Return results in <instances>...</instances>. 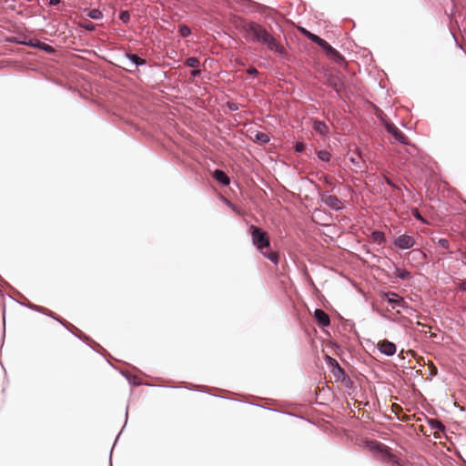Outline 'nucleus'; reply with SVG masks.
<instances>
[{"mask_svg": "<svg viewBox=\"0 0 466 466\" xmlns=\"http://www.w3.org/2000/svg\"><path fill=\"white\" fill-rule=\"evenodd\" d=\"M249 233L252 244L268 260L277 265L279 263V255L269 250L270 240L268 233L262 228L251 225L249 227Z\"/></svg>", "mask_w": 466, "mask_h": 466, "instance_id": "1", "label": "nucleus"}, {"mask_svg": "<svg viewBox=\"0 0 466 466\" xmlns=\"http://www.w3.org/2000/svg\"><path fill=\"white\" fill-rule=\"evenodd\" d=\"M247 40L266 45L271 51L284 53V47L273 37L268 31H245Z\"/></svg>", "mask_w": 466, "mask_h": 466, "instance_id": "2", "label": "nucleus"}, {"mask_svg": "<svg viewBox=\"0 0 466 466\" xmlns=\"http://www.w3.org/2000/svg\"><path fill=\"white\" fill-rule=\"evenodd\" d=\"M305 34L310 40L314 43L318 44L326 53V56L334 61L338 65H343L345 63L344 56L339 53L334 47H332L328 42L319 36L312 34L310 31H301Z\"/></svg>", "mask_w": 466, "mask_h": 466, "instance_id": "3", "label": "nucleus"}, {"mask_svg": "<svg viewBox=\"0 0 466 466\" xmlns=\"http://www.w3.org/2000/svg\"><path fill=\"white\" fill-rule=\"evenodd\" d=\"M371 448L380 453L386 461L391 462L394 465H399L398 459L390 452V450L388 446L379 442H371Z\"/></svg>", "mask_w": 466, "mask_h": 466, "instance_id": "4", "label": "nucleus"}, {"mask_svg": "<svg viewBox=\"0 0 466 466\" xmlns=\"http://www.w3.org/2000/svg\"><path fill=\"white\" fill-rule=\"evenodd\" d=\"M393 244L398 248L410 249L415 246L416 241L412 236L402 234L393 240Z\"/></svg>", "mask_w": 466, "mask_h": 466, "instance_id": "5", "label": "nucleus"}, {"mask_svg": "<svg viewBox=\"0 0 466 466\" xmlns=\"http://www.w3.org/2000/svg\"><path fill=\"white\" fill-rule=\"evenodd\" d=\"M320 200L326 204L329 208L339 211L343 208L342 202L340 199L334 195H328L326 193L320 194Z\"/></svg>", "mask_w": 466, "mask_h": 466, "instance_id": "6", "label": "nucleus"}, {"mask_svg": "<svg viewBox=\"0 0 466 466\" xmlns=\"http://www.w3.org/2000/svg\"><path fill=\"white\" fill-rule=\"evenodd\" d=\"M230 20L232 22V25H225V29H266L265 26L258 25L256 24H252L248 28H247V25L238 16H232Z\"/></svg>", "mask_w": 466, "mask_h": 466, "instance_id": "7", "label": "nucleus"}, {"mask_svg": "<svg viewBox=\"0 0 466 466\" xmlns=\"http://www.w3.org/2000/svg\"><path fill=\"white\" fill-rule=\"evenodd\" d=\"M387 131L394 137V138L402 145H408L409 141L405 134L394 124L388 123L386 125Z\"/></svg>", "mask_w": 466, "mask_h": 466, "instance_id": "8", "label": "nucleus"}, {"mask_svg": "<svg viewBox=\"0 0 466 466\" xmlns=\"http://www.w3.org/2000/svg\"><path fill=\"white\" fill-rule=\"evenodd\" d=\"M377 349L380 350V353L388 357L393 356L397 350L396 345L393 342L389 341L387 339L380 341L377 344Z\"/></svg>", "mask_w": 466, "mask_h": 466, "instance_id": "9", "label": "nucleus"}, {"mask_svg": "<svg viewBox=\"0 0 466 466\" xmlns=\"http://www.w3.org/2000/svg\"><path fill=\"white\" fill-rule=\"evenodd\" d=\"M386 299L389 303V305L394 309L397 308H404L405 307V301L403 298L399 296L395 292H388L386 295Z\"/></svg>", "mask_w": 466, "mask_h": 466, "instance_id": "10", "label": "nucleus"}, {"mask_svg": "<svg viewBox=\"0 0 466 466\" xmlns=\"http://www.w3.org/2000/svg\"><path fill=\"white\" fill-rule=\"evenodd\" d=\"M15 42L16 43H19V44H24V45H26V46H36L40 49H43L45 51H46L47 53H53L55 50L54 48L49 46V45H46L45 43H40L38 40H28L26 41L25 37L21 40V39H15Z\"/></svg>", "mask_w": 466, "mask_h": 466, "instance_id": "11", "label": "nucleus"}, {"mask_svg": "<svg viewBox=\"0 0 466 466\" xmlns=\"http://www.w3.org/2000/svg\"><path fill=\"white\" fill-rule=\"evenodd\" d=\"M314 317L319 322V324L322 327H328L330 324L329 317L323 309H315Z\"/></svg>", "mask_w": 466, "mask_h": 466, "instance_id": "12", "label": "nucleus"}, {"mask_svg": "<svg viewBox=\"0 0 466 466\" xmlns=\"http://www.w3.org/2000/svg\"><path fill=\"white\" fill-rule=\"evenodd\" d=\"M426 258V254L419 248L412 249L408 253V260L410 262L416 261L421 263Z\"/></svg>", "mask_w": 466, "mask_h": 466, "instance_id": "13", "label": "nucleus"}, {"mask_svg": "<svg viewBox=\"0 0 466 466\" xmlns=\"http://www.w3.org/2000/svg\"><path fill=\"white\" fill-rule=\"evenodd\" d=\"M213 177L223 186H228L230 183L228 176L221 169H216L213 173Z\"/></svg>", "mask_w": 466, "mask_h": 466, "instance_id": "14", "label": "nucleus"}, {"mask_svg": "<svg viewBox=\"0 0 466 466\" xmlns=\"http://www.w3.org/2000/svg\"><path fill=\"white\" fill-rule=\"evenodd\" d=\"M313 128L321 136H327L329 134V127L323 121L314 120Z\"/></svg>", "mask_w": 466, "mask_h": 466, "instance_id": "15", "label": "nucleus"}, {"mask_svg": "<svg viewBox=\"0 0 466 466\" xmlns=\"http://www.w3.org/2000/svg\"><path fill=\"white\" fill-rule=\"evenodd\" d=\"M326 362L328 365L333 368V372L335 376H337L338 373L340 375L343 374V370L341 369V367L335 359H333L330 356H326Z\"/></svg>", "mask_w": 466, "mask_h": 466, "instance_id": "16", "label": "nucleus"}, {"mask_svg": "<svg viewBox=\"0 0 466 466\" xmlns=\"http://www.w3.org/2000/svg\"><path fill=\"white\" fill-rule=\"evenodd\" d=\"M251 138L255 143H258L259 145H265L268 143L270 140L268 135L264 132H257Z\"/></svg>", "mask_w": 466, "mask_h": 466, "instance_id": "17", "label": "nucleus"}, {"mask_svg": "<svg viewBox=\"0 0 466 466\" xmlns=\"http://www.w3.org/2000/svg\"><path fill=\"white\" fill-rule=\"evenodd\" d=\"M28 308L33 309V310H35L37 312H41V313L46 314V315L50 316L51 318L55 319L56 320H57L58 322H60L62 325L66 326V324L64 323L63 320H61L60 319L55 317L52 312H48L47 313L46 309L42 308V307H40V306H37V305H35V304H29Z\"/></svg>", "mask_w": 466, "mask_h": 466, "instance_id": "18", "label": "nucleus"}, {"mask_svg": "<svg viewBox=\"0 0 466 466\" xmlns=\"http://www.w3.org/2000/svg\"><path fill=\"white\" fill-rule=\"evenodd\" d=\"M126 57L136 66L146 65V60L137 55L134 54H127Z\"/></svg>", "mask_w": 466, "mask_h": 466, "instance_id": "19", "label": "nucleus"}, {"mask_svg": "<svg viewBox=\"0 0 466 466\" xmlns=\"http://www.w3.org/2000/svg\"><path fill=\"white\" fill-rule=\"evenodd\" d=\"M371 238L378 245H381L385 242L384 233L379 230H375L371 233Z\"/></svg>", "mask_w": 466, "mask_h": 466, "instance_id": "20", "label": "nucleus"}, {"mask_svg": "<svg viewBox=\"0 0 466 466\" xmlns=\"http://www.w3.org/2000/svg\"><path fill=\"white\" fill-rule=\"evenodd\" d=\"M429 425L431 429L439 431H444L445 426L441 422L440 420L436 419H431L429 420Z\"/></svg>", "mask_w": 466, "mask_h": 466, "instance_id": "21", "label": "nucleus"}, {"mask_svg": "<svg viewBox=\"0 0 466 466\" xmlns=\"http://www.w3.org/2000/svg\"><path fill=\"white\" fill-rule=\"evenodd\" d=\"M395 277L400 279H407L410 278V272L406 269L396 268L395 269Z\"/></svg>", "mask_w": 466, "mask_h": 466, "instance_id": "22", "label": "nucleus"}, {"mask_svg": "<svg viewBox=\"0 0 466 466\" xmlns=\"http://www.w3.org/2000/svg\"><path fill=\"white\" fill-rule=\"evenodd\" d=\"M87 16L92 18V19L98 20V19H101L103 17V14H102V12L99 9L94 8V9L88 10Z\"/></svg>", "mask_w": 466, "mask_h": 466, "instance_id": "23", "label": "nucleus"}, {"mask_svg": "<svg viewBox=\"0 0 466 466\" xmlns=\"http://www.w3.org/2000/svg\"><path fill=\"white\" fill-rule=\"evenodd\" d=\"M317 155H318L319 159L323 162H329L331 157L330 153L327 150H319V151H318Z\"/></svg>", "mask_w": 466, "mask_h": 466, "instance_id": "24", "label": "nucleus"}, {"mask_svg": "<svg viewBox=\"0 0 466 466\" xmlns=\"http://www.w3.org/2000/svg\"><path fill=\"white\" fill-rule=\"evenodd\" d=\"M185 65L192 68H198L200 66V62L197 57H189L186 60Z\"/></svg>", "mask_w": 466, "mask_h": 466, "instance_id": "25", "label": "nucleus"}, {"mask_svg": "<svg viewBox=\"0 0 466 466\" xmlns=\"http://www.w3.org/2000/svg\"><path fill=\"white\" fill-rule=\"evenodd\" d=\"M130 18V14L128 11H121L119 14V19H121L124 23H127Z\"/></svg>", "mask_w": 466, "mask_h": 466, "instance_id": "26", "label": "nucleus"}, {"mask_svg": "<svg viewBox=\"0 0 466 466\" xmlns=\"http://www.w3.org/2000/svg\"><path fill=\"white\" fill-rule=\"evenodd\" d=\"M437 243L443 248H449L450 242L447 238H439Z\"/></svg>", "mask_w": 466, "mask_h": 466, "instance_id": "27", "label": "nucleus"}, {"mask_svg": "<svg viewBox=\"0 0 466 466\" xmlns=\"http://www.w3.org/2000/svg\"><path fill=\"white\" fill-rule=\"evenodd\" d=\"M331 85L336 88L337 91L339 89L340 80L339 77H333L330 79Z\"/></svg>", "mask_w": 466, "mask_h": 466, "instance_id": "28", "label": "nucleus"}, {"mask_svg": "<svg viewBox=\"0 0 466 466\" xmlns=\"http://www.w3.org/2000/svg\"><path fill=\"white\" fill-rule=\"evenodd\" d=\"M305 149V144L302 142H297L295 145V150L297 152H302Z\"/></svg>", "mask_w": 466, "mask_h": 466, "instance_id": "29", "label": "nucleus"}, {"mask_svg": "<svg viewBox=\"0 0 466 466\" xmlns=\"http://www.w3.org/2000/svg\"><path fill=\"white\" fill-rule=\"evenodd\" d=\"M81 26L87 30L96 29V25L91 22L82 24Z\"/></svg>", "mask_w": 466, "mask_h": 466, "instance_id": "30", "label": "nucleus"}, {"mask_svg": "<svg viewBox=\"0 0 466 466\" xmlns=\"http://www.w3.org/2000/svg\"><path fill=\"white\" fill-rule=\"evenodd\" d=\"M459 289L461 291H466V280H462L460 282Z\"/></svg>", "mask_w": 466, "mask_h": 466, "instance_id": "31", "label": "nucleus"}, {"mask_svg": "<svg viewBox=\"0 0 466 466\" xmlns=\"http://www.w3.org/2000/svg\"><path fill=\"white\" fill-rule=\"evenodd\" d=\"M228 106L229 109H231L233 111H237L238 109V106L236 103H228Z\"/></svg>", "mask_w": 466, "mask_h": 466, "instance_id": "32", "label": "nucleus"}, {"mask_svg": "<svg viewBox=\"0 0 466 466\" xmlns=\"http://www.w3.org/2000/svg\"><path fill=\"white\" fill-rule=\"evenodd\" d=\"M413 216L419 219V220H421V221H424L422 216L420 214V212L418 210H414L413 211Z\"/></svg>", "mask_w": 466, "mask_h": 466, "instance_id": "33", "label": "nucleus"}, {"mask_svg": "<svg viewBox=\"0 0 466 466\" xmlns=\"http://www.w3.org/2000/svg\"><path fill=\"white\" fill-rule=\"evenodd\" d=\"M61 3V0H48L49 5H56Z\"/></svg>", "mask_w": 466, "mask_h": 466, "instance_id": "34", "label": "nucleus"}, {"mask_svg": "<svg viewBox=\"0 0 466 466\" xmlns=\"http://www.w3.org/2000/svg\"><path fill=\"white\" fill-rule=\"evenodd\" d=\"M199 74H200V71L198 69H194L191 71L192 76H199Z\"/></svg>", "mask_w": 466, "mask_h": 466, "instance_id": "35", "label": "nucleus"}, {"mask_svg": "<svg viewBox=\"0 0 466 466\" xmlns=\"http://www.w3.org/2000/svg\"><path fill=\"white\" fill-rule=\"evenodd\" d=\"M386 183H387L389 186H390V187H392L396 188L395 184H394L390 179L386 178Z\"/></svg>", "mask_w": 466, "mask_h": 466, "instance_id": "36", "label": "nucleus"}, {"mask_svg": "<svg viewBox=\"0 0 466 466\" xmlns=\"http://www.w3.org/2000/svg\"><path fill=\"white\" fill-rule=\"evenodd\" d=\"M181 33H182V35H183V36H187V35H189L191 34V31H189V30H187V31H181Z\"/></svg>", "mask_w": 466, "mask_h": 466, "instance_id": "37", "label": "nucleus"}, {"mask_svg": "<svg viewBox=\"0 0 466 466\" xmlns=\"http://www.w3.org/2000/svg\"><path fill=\"white\" fill-rule=\"evenodd\" d=\"M248 73L251 74V75L252 74H256V73H258V70L256 68H254V67H251V68L248 69Z\"/></svg>", "mask_w": 466, "mask_h": 466, "instance_id": "38", "label": "nucleus"}, {"mask_svg": "<svg viewBox=\"0 0 466 466\" xmlns=\"http://www.w3.org/2000/svg\"><path fill=\"white\" fill-rule=\"evenodd\" d=\"M177 29L183 30V29H189L187 25H179Z\"/></svg>", "mask_w": 466, "mask_h": 466, "instance_id": "39", "label": "nucleus"}, {"mask_svg": "<svg viewBox=\"0 0 466 466\" xmlns=\"http://www.w3.org/2000/svg\"><path fill=\"white\" fill-rule=\"evenodd\" d=\"M451 35H452V37L454 38V40L457 42V37H456V35L453 34V31H451Z\"/></svg>", "mask_w": 466, "mask_h": 466, "instance_id": "40", "label": "nucleus"}, {"mask_svg": "<svg viewBox=\"0 0 466 466\" xmlns=\"http://www.w3.org/2000/svg\"><path fill=\"white\" fill-rule=\"evenodd\" d=\"M268 27H269L270 30L274 29V27H273V25L271 24H268Z\"/></svg>", "mask_w": 466, "mask_h": 466, "instance_id": "41", "label": "nucleus"}, {"mask_svg": "<svg viewBox=\"0 0 466 466\" xmlns=\"http://www.w3.org/2000/svg\"><path fill=\"white\" fill-rule=\"evenodd\" d=\"M273 22L275 23L276 27H280V25L277 22H275L274 20H273Z\"/></svg>", "mask_w": 466, "mask_h": 466, "instance_id": "42", "label": "nucleus"}, {"mask_svg": "<svg viewBox=\"0 0 466 466\" xmlns=\"http://www.w3.org/2000/svg\"><path fill=\"white\" fill-rule=\"evenodd\" d=\"M296 29L300 30V29H305V28L302 26H298Z\"/></svg>", "mask_w": 466, "mask_h": 466, "instance_id": "43", "label": "nucleus"}, {"mask_svg": "<svg viewBox=\"0 0 466 466\" xmlns=\"http://www.w3.org/2000/svg\"><path fill=\"white\" fill-rule=\"evenodd\" d=\"M464 258H466V254L464 255Z\"/></svg>", "mask_w": 466, "mask_h": 466, "instance_id": "44", "label": "nucleus"}, {"mask_svg": "<svg viewBox=\"0 0 466 466\" xmlns=\"http://www.w3.org/2000/svg\"><path fill=\"white\" fill-rule=\"evenodd\" d=\"M466 33V31H464Z\"/></svg>", "mask_w": 466, "mask_h": 466, "instance_id": "45", "label": "nucleus"}]
</instances>
